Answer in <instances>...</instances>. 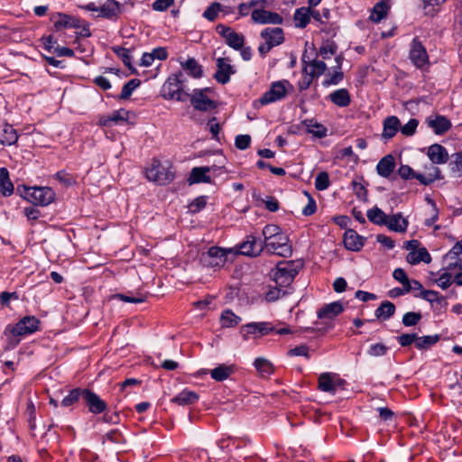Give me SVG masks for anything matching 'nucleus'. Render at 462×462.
I'll return each mask as SVG.
<instances>
[{
    "label": "nucleus",
    "mask_w": 462,
    "mask_h": 462,
    "mask_svg": "<svg viewBox=\"0 0 462 462\" xmlns=\"http://www.w3.org/2000/svg\"><path fill=\"white\" fill-rule=\"evenodd\" d=\"M420 312L410 311L402 316V322L405 327L416 326L421 319Z\"/></svg>",
    "instance_id": "obj_57"
},
{
    "label": "nucleus",
    "mask_w": 462,
    "mask_h": 462,
    "mask_svg": "<svg viewBox=\"0 0 462 462\" xmlns=\"http://www.w3.org/2000/svg\"><path fill=\"white\" fill-rule=\"evenodd\" d=\"M440 339L439 335H429V336H423L419 337L417 335V341L415 344L416 348L419 350H426L430 348L432 346L437 344Z\"/></svg>",
    "instance_id": "obj_44"
},
{
    "label": "nucleus",
    "mask_w": 462,
    "mask_h": 462,
    "mask_svg": "<svg viewBox=\"0 0 462 462\" xmlns=\"http://www.w3.org/2000/svg\"><path fill=\"white\" fill-rule=\"evenodd\" d=\"M209 167H194L188 178V182L189 185L196 183H211L212 180L208 173L209 172Z\"/></svg>",
    "instance_id": "obj_27"
},
{
    "label": "nucleus",
    "mask_w": 462,
    "mask_h": 462,
    "mask_svg": "<svg viewBox=\"0 0 462 462\" xmlns=\"http://www.w3.org/2000/svg\"><path fill=\"white\" fill-rule=\"evenodd\" d=\"M409 222L406 218L402 217L401 213L387 216L386 226L391 231L403 233L407 230Z\"/></svg>",
    "instance_id": "obj_28"
},
{
    "label": "nucleus",
    "mask_w": 462,
    "mask_h": 462,
    "mask_svg": "<svg viewBox=\"0 0 462 462\" xmlns=\"http://www.w3.org/2000/svg\"><path fill=\"white\" fill-rule=\"evenodd\" d=\"M110 442L113 444H122L125 442V437L119 430L115 429L106 432L102 438V443Z\"/></svg>",
    "instance_id": "obj_52"
},
{
    "label": "nucleus",
    "mask_w": 462,
    "mask_h": 462,
    "mask_svg": "<svg viewBox=\"0 0 462 462\" xmlns=\"http://www.w3.org/2000/svg\"><path fill=\"white\" fill-rule=\"evenodd\" d=\"M417 334L416 333H404L397 337V341L402 347L410 346L412 343L416 344Z\"/></svg>",
    "instance_id": "obj_62"
},
{
    "label": "nucleus",
    "mask_w": 462,
    "mask_h": 462,
    "mask_svg": "<svg viewBox=\"0 0 462 462\" xmlns=\"http://www.w3.org/2000/svg\"><path fill=\"white\" fill-rule=\"evenodd\" d=\"M427 155L430 162L436 164L446 163L448 160L447 149L439 143L430 145L428 149Z\"/></svg>",
    "instance_id": "obj_23"
},
{
    "label": "nucleus",
    "mask_w": 462,
    "mask_h": 462,
    "mask_svg": "<svg viewBox=\"0 0 462 462\" xmlns=\"http://www.w3.org/2000/svg\"><path fill=\"white\" fill-rule=\"evenodd\" d=\"M85 393V388L77 387L69 392V394L66 395L61 401V406L69 407L79 401H83V395Z\"/></svg>",
    "instance_id": "obj_40"
},
{
    "label": "nucleus",
    "mask_w": 462,
    "mask_h": 462,
    "mask_svg": "<svg viewBox=\"0 0 462 462\" xmlns=\"http://www.w3.org/2000/svg\"><path fill=\"white\" fill-rule=\"evenodd\" d=\"M207 196H199L194 199L189 205V209L191 213H198L202 210L207 205Z\"/></svg>",
    "instance_id": "obj_60"
},
{
    "label": "nucleus",
    "mask_w": 462,
    "mask_h": 462,
    "mask_svg": "<svg viewBox=\"0 0 462 462\" xmlns=\"http://www.w3.org/2000/svg\"><path fill=\"white\" fill-rule=\"evenodd\" d=\"M17 140L16 130L11 125L4 124L0 126V144L10 146L16 143Z\"/></svg>",
    "instance_id": "obj_30"
},
{
    "label": "nucleus",
    "mask_w": 462,
    "mask_h": 462,
    "mask_svg": "<svg viewBox=\"0 0 462 462\" xmlns=\"http://www.w3.org/2000/svg\"><path fill=\"white\" fill-rule=\"evenodd\" d=\"M400 127V120L397 116H388L383 121V135L385 138H393Z\"/></svg>",
    "instance_id": "obj_36"
},
{
    "label": "nucleus",
    "mask_w": 462,
    "mask_h": 462,
    "mask_svg": "<svg viewBox=\"0 0 462 462\" xmlns=\"http://www.w3.org/2000/svg\"><path fill=\"white\" fill-rule=\"evenodd\" d=\"M410 60L417 68L423 67L429 61L427 51L418 38H414L411 42Z\"/></svg>",
    "instance_id": "obj_17"
},
{
    "label": "nucleus",
    "mask_w": 462,
    "mask_h": 462,
    "mask_svg": "<svg viewBox=\"0 0 462 462\" xmlns=\"http://www.w3.org/2000/svg\"><path fill=\"white\" fill-rule=\"evenodd\" d=\"M235 249L237 254L256 257L263 251V241L254 235H248Z\"/></svg>",
    "instance_id": "obj_10"
},
{
    "label": "nucleus",
    "mask_w": 462,
    "mask_h": 462,
    "mask_svg": "<svg viewBox=\"0 0 462 462\" xmlns=\"http://www.w3.org/2000/svg\"><path fill=\"white\" fill-rule=\"evenodd\" d=\"M261 37L264 42L258 47L261 57L264 58L266 54L275 46L284 42L283 30L280 27H267L261 32Z\"/></svg>",
    "instance_id": "obj_6"
},
{
    "label": "nucleus",
    "mask_w": 462,
    "mask_h": 462,
    "mask_svg": "<svg viewBox=\"0 0 462 462\" xmlns=\"http://www.w3.org/2000/svg\"><path fill=\"white\" fill-rule=\"evenodd\" d=\"M282 229L277 225H266L262 231V234L263 236V241H269L273 238H275V236L282 234Z\"/></svg>",
    "instance_id": "obj_55"
},
{
    "label": "nucleus",
    "mask_w": 462,
    "mask_h": 462,
    "mask_svg": "<svg viewBox=\"0 0 462 462\" xmlns=\"http://www.w3.org/2000/svg\"><path fill=\"white\" fill-rule=\"evenodd\" d=\"M293 19L298 28H305L310 21V7H300L296 9Z\"/></svg>",
    "instance_id": "obj_37"
},
{
    "label": "nucleus",
    "mask_w": 462,
    "mask_h": 462,
    "mask_svg": "<svg viewBox=\"0 0 462 462\" xmlns=\"http://www.w3.org/2000/svg\"><path fill=\"white\" fill-rule=\"evenodd\" d=\"M415 297H420L431 304L434 302H437L438 304L445 303V298L433 290H422V291L420 292L419 295H415Z\"/></svg>",
    "instance_id": "obj_49"
},
{
    "label": "nucleus",
    "mask_w": 462,
    "mask_h": 462,
    "mask_svg": "<svg viewBox=\"0 0 462 462\" xmlns=\"http://www.w3.org/2000/svg\"><path fill=\"white\" fill-rule=\"evenodd\" d=\"M190 104L195 110L200 112H210L217 107V101L206 95V89H193Z\"/></svg>",
    "instance_id": "obj_11"
},
{
    "label": "nucleus",
    "mask_w": 462,
    "mask_h": 462,
    "mask_svg": "<svg viewBox=\"0 0 462 462\" xmlns=\"http://www.w3.org/2000/svg\"><path fill=\"white\" fill-rule=\"evenodd\" d=\"M83 402L88 411L93 414L104 413L107 409L106 402L102 400L99 395L88 388H85Z\"/></svg>",
    "instance_id": "obj_13"
},
{
    "label": "nucleus",
    "mask_w": 462,
    "mask_h": 462,
    "mask_svg": "<svg viewBox=\"0 0 462 462\" xmlns=\"http://www.w3.org/2000/svg\"><path fill=\"white\" fill-rule=\"evenodd\" d=\"M241 320V318L236 316L232 310H226L221 314V324L225 328L236 327Z\"/></svg>",
    "instance_id": "obj_50"
},
{
    "label": "nucleus",
    "mask_w": 462,
    "mask_h": 462,
    "mask_svg": "<svg viewBox=\"0 0 462 462\" xmlns=\"http://www.w3.org/2000/svg\"><path fill=\"white\" fill-rule=\"evenodd\" d=\"M330 185L329 176L327 171H320L315 179V188L318 190H325Z\"/></svg>",
    "instance_id": "obj_58"
},
{
    "label": "nucleus",
    "mask_w": 462,
    "mask_h": 462,
    "mask_svg": "<svg viewBox=\"0 0 462 462\" xmlns=\"http://www.w3.org/2000/svg\"><path fill=\"white\" fill-rule=\"evenodd\" d=\"M288 88L293 89V86L287 79L273 82L270 89L260 97V104L265 106L283 99L287 96Z\"/></svg>",
    "instance_id": "obj_7"
},
{
    "label": "nucleus",
    "mask_w": 462,
    "mask_h": 462,
    "mask_svg": "<svg viewBox=\"0 0 462 462\" xmlns=\"http://www.w3.org/2000/svg\"><path fill=\"white\" fill-rule=\"evenodd\" d=\"M41 320L35 316H25L14 325H7L4 330L7 337H23L40 330Z\"/></svg>",
    "instance_id": "obj_3"
},
{
    "label": "nucleus",
    "mask_w": 462,
    "mask_h": 462,
    "mask_svg": "<svg viewBox=\"0 0 462 462\" xmlns=\"http://www.w3.org/2000/svg\"><path fill=\"white\" fill-rule=\"evenodd\" d=\"M366 215L369 221L375 225L384 226L386 224L387 215L377 207L369 209Z\"/></svg>",
    "instance_id": "obj_47"
},
{
    "label": "nucleus",
    "mask_w": 462,
    "mask_h": 462,
    "mask_svg": "<svg viewBox=\"0 0 462 462\" xmlns=\"http://www.w3.org/2000/svg\"><path fill=\"white\" fill-rule=\"evenodd\" d=\"M263 250L265 249L267 253L282 257H290L292 254V247L289 244V237L284 233L275 236L272 241H263Z\"/></svg>",
    "instance_id": "obj_8"
},
{
    "label": "nucleus",
    "mask_w": 462,
    "mask_h": 462,
    "mask_svg": "<svg viewBox=\"0 0 462 462\" xmlns=\"http://www.w3.org/2000/svg\"><path fill=\"white\" fill-rule=\"evenodd\" d=\"M0 190L5 197H9L14 192V184L10 180L6 168H0Z\"/></svg>",
    "instance_id": "obj_35"
},
{
    "label": "nucleus",
    "mask_w": 462,
    "mask_h": 462,
    "mask_svg": "<svg viewBox=\"0 0 462 462\" xmlns=\"http://www.w3.org/2000/svg\"><path fill=\"white\" fill-rule=\"evenodd\" d=\"M395 310V305L393 302L384 300L375 310L374 315L378 319L387 320L394 315Z\"/></svg>",
    "instance_id": "obj_34"
},
{
    "label": "nucleus",
    "mask_w": 462,
    "mask_h": 462,
    "mask_svg": "<svg viewBox=\"0 0 462 462\" xmlns=\"http://www.w3.org/2000/svg\"><path fill=\"white\" fill-rule=\"evenodd\" d=\"M388 347L383 343H376L370 346L367 353L372 356H383L387 353Z\"/></svg>",
    "instance_id": "obj_63"
},
{
    "label": "nucleus",
    "mask_w": 462,
    "mask_h": 462,
    "mask_svg": "<svg viewBox=\"0 0 462 462\" xmlns=\"http://www.w3.org/2000/svg\"><path fill=\"white\" fill-rule=\"evenodd\" d=\"M362 180H363V178H360V180L355 179L351 184L353 187V191L356 194V196L360 200L366 201L367 200V189H366L365 186L361 182Z\"/></svg>",
    "instance_id": "obj_56"
},
{
    "label": "nucleus",
    "mask_w": 462,
    "mask_h": 462,
    "mask_svg": "<svg viewBox=\"0 0 462 462\" xmlns=\"http://www.w3.org/2000/svg\"><path fill=\"white\" fill-rule=\"evenodd\" d=\"M111 50L122 60L125 66H126L131 70V73H137L136 69L132 65V56L130 55V51L128 49L121 46H113Z\"/></svg>",
    "instance_id": "obj_41"
},
{
    "label": "nucleus",
    "mask_w": 462,
    "mask_h": 462,
    "mask_svg": "<svg viewBox=\"0 0 462 462\" xmlns=\"http://www.w3.org/2000/svg\"><path fill=\"white\" fill-rule=\"evenodd\" d=\"M448 167L455 177L462 175V152H456L451 156Z\"/></svg>",
    "instance_id": "obj_51"
},
{
    "label": "nucleus",
    "mask_w": 462,
    "mask_h": 462,
    "mask_svg": "<svg viewBox=\"0 0 462 462\" xmlns=\"http://www.w3.org/2000/svg\"><path fill=\"white\" fill-rule=\"evenodd\" d=\"M184 88V75L182 72L171 75L165 81L162 90L166 99H174L179 90Z\"/></svg>",
    "instance_id": "obj_15"
},
{
    "label": "nucleus",
    "mask_w": 462,
    "mask_h": 462,
    "mask_svg": "<svg viewBox=\"0 0 462 462\" xmlns=\"http://www.w3.org/2000/svg\"><path fill=\"white\" fill-rule=\"evenodd\" d=\"M434 282L439 286L442 290L448 289L452 283H454L453 276L448 272H444L439 275L438 279L434 281Z\"/></svg>",
    "instance_id": "obj_59"
},
{
    "label": "nucleus",
    "mask_w": 462,
    "mask_h": 462,
    "mask_svg": "<svg viewBox=\"0 0 462 462\" xmlns=\"http://www.w3.org/2000/svg\"><path fill=\"white\" fill-rule=\"evenodd\" d=\"M181 67L195 79L202 77V66L194 58H189L185 62H181Z\"/></svg>",
    "instance_id": "obj_42"
},
{
    "label": "nucleus",
    "mask_w": 462,
    "mask_h": 462,
    "mask_svg": "<svg viewBox=\"0 0 462 462\" xmlns=\"http://www.w3.org/2000/svg\"><path fill=\"white\" fill-rule=\"evenodd\" d=\"M307 127V131L314 136L323 138L327 136L328 129L323 125L314 122L312 119L303 121Z\"/></svg>",
    "instance_id": "obj_46"
},
{
    "label": "nucleus",
    "mask_w": 462,
    "mask_h": 462,
    "mask_svg": "<svg viewBox=\"0 0 462 462\" xmlns=\"http://www.w3.org/2000/svg\"><path fill=\"white\" fill-rule=\"evenodd\" d=\"M199 400V394L193 391L183 390L171 399V402L181 406L190 405Z\"/></svg>",
    "instance_id": "obj_33"
},
{
    "label": "nucleus",
    "mask_w": 462,
    "mask_h": 462,
    "mask_svg": "<svg viewBox=\"0 0 462 462\" xmlns=\"http://www.w3.org/2000/svg\"><path fill=\"white\" fill-rule=\"evenodd\" d=\"M220 11H224V6L220 3L214 2L204 11L203 17L213 22L216 20L217 14Z\"/></svg>",
    "instance_id": "obj_54"
},
{
    "label": "nucleus",
    "mask_w": 462,
    "mask_h": 462,
    "mask_svg": "<svg viewBox=\"0 0 462 462\" xmlns=\"http://www.w3.org/2000/svg\"><path fill=\"white\" fill-rule=\"evenodd\" d=\"M140 84L141 81L138 79H130L123 86L121 94L119 95V99H128L133 94L134 90L138 88Z\"/></svg>",
    "instance_id": "obj_53"
},
{
    "label": "nucleus",
    "mask_w": 462,
    "mask_h": 462,
    "mask_svg": "<svg viewBox=\"0 0 462 462\" xmlns=\"http://www.w3.org/2000/svg\"><path fill=\"white\" fill-rule=\"evenodd\" d=\"M344 79V73L341 71V69H336L332 74L329 73L327 77V79L323 81V85L325 87L330 86V85H337L340 81H342Z\"/></svg>",
    "instance_id": "obj_61"
},
{
    "label": "nucleus",
    "mask_w": 462,
    "mask_h": 462,
    "mask_svg": "<svg viewBox=\"0 0 462 462\" xmlns=\"http://www.w3.org/2000/svg\"><path fill=\"white\" fill-rule=\"evenodd\" d=\"M216 31L225 39L226 43L234 50L238 51L244 46V35L235 32L231 27L219 23L217 25Z\"/></svg>",
    "instance_id": "obj_12"
},
{
    "label": "nucleus",
    "mask_w": 462,
    "mask_h": 462,
    "mask_svg": "<svg viewBox=\"0 0 462 462\" xmlns=\"http://www.w3.org/2000/svg\"><path fill=\"white\" fill-rule=\"evenodd\" d=\"M290 293L291 291L289 289L282 288L276 284V286L269 288L268 291L265 293V300L268 302H273Z\"/></svg>",
    "instance_id": "obj_48"
},
{
    "label": "nucleus",
    "mask_w": 462,
    "mask_h": 462,
    "mask_svg": "<svg viewBox=\"0 0 462 462\" xmlns=\"http://www.w3.org/2000/svg\"><path fill=\"white\" fill-rule=\"evenodd\" d=\"M428 126L432 128L436 134L441 135L448 132L452 124L446 116L437 115L434 118L431 116L427 118Z\"/></svg>",
    "instance_id": "obj_20"
},
{
    "label": "nucleus",
    "mask_w": 462,
    "mask_h": 462,
    "mask_svg": "<svg viewBox=\"0 0 462 462\" xmlns=\"http://www.w3.org/2000/svg\"><path fill=\"white\" fill-rule=\"evenodd\" d=\"M343 242L346 249L357 252L364 246L365 238L355 230L347 229L344 234Z\"/></svg>",
    "instance_id": "obj_21"
},
{
    "label": "nucleus",
    "mask_w": 462,
    "mask_h": 462,
    "mask_svg": "<svg viewBox=\"0 0 462 462\" xmlns=\"http://www.w3.org/2000/svg\"><path fill=\"white\" fill-rule=\"evenodd\" d=\"M237 252L233 248H223L217 245L211 246L200 255V262L209 268H221L228 261L229 255L236 256Z\"/></svg>",
    "instance_id": "obj_2"
},
{
    "label": "nucleus",
    "mask_w": 462,
    "mask_h": 462,
    "mask_svg": "<svg viewBox=\"0 0 462 462\" xmlns=\"http://www.w3.org/2000/svg\"><path fill=\"white\" fill-rule=\"evenodd\" d=\"M129 112L121 108L114 111L110 116H102L99 117L98 124L101 126H111L112 125H117L120 122H125L128 120Z\"/></svg>",
    "instance_id": "obj_25"
},
{
    "label": "nucleus",
    "mask_w": 462,
    "mask_h": 462,
    "mask_svg": "<svg viewBox=\"0 0 462 462\" xmlns=\"http://www.w3.org/2000/svg\"><path fill=\"white\" fill-rule=\"evenodd\" d=\"M254 365L263 377L268 376L274 372L273 364L263 357L256 358L254 362Z\"/></svg>",
    "instance_id": "obj_43"
},
{
    "label": "nucleus",
    "mask_w": 462,
    "mask_h": 462,
    "mask_svg": "<svg viewBox=\"0 0 462 462\" xmlns=\"http://www.w3.org/2000/svg\"><path fill=\"white\" fill-rule=\"evenodd\" d=\"M146 177L149 180L160 185H165L174 178L173 172L165 168L159 160L153 159L151 166L146 170Z\"/></svg>",
    "instance_id": "obj_9"
},
{
    "label": "nucleus",
    "mask_w": 462,
    "mask_h": 462,
    "mask_svg": "<svg viewBox=\"0 0 462 462\" xmlns=\"http://www.w3.org/2000/svg\"><path fill=\"white\" fill-rule=\"evenodd\" d=\"M319 389L325 393H335L337 392V383L332 378L331 374L323 373L319 377Z\"/></svg>",
    "instance_id": "obj_38"
},
{
    "label": "nucleus",
    "mask_w": 462,
    "mask_h": 462,
    "mask_svg": "<svg viewBox=\"0 0 462 462\" xmlns=\"http://www.w3.org/2000/svg\"><path fill=\"white\" fill-rule=\"evenodd\" d=\"M431 260V256L425 247L418 248L416 251H411L406 255V261L412 265L418 264L420 262L430 263Z\"/></svg>",
    "instance_id": "obj_31"
},
{
    "label": "nucleus",
    "mask_w": 462,
    "mask_h": 462,
    "mask_svg": "<svg viewBox=\"0 0 462 462\" xmlns=\"http://www.w3.org/2000/svg\"><path fill=\"white\" fill-rule=\"evenodd\" d=\"M217 70L214 79L220 84L225 85L229 82L230 76L236 73V69L230 64L229 58H218L216 60Z\"/></svg>",
    "instance_id": "obj_16"
},
{
    "label": "nucleus",
    "mask_w": 462,
    "mask_h": 462,
    "mask_svg": "<svg viewBox=\"0 0 462 462\" xmlns=\"http://www.w3.org/2000/svg\"><path fill=\"white\" fill-rule=\"evenodd\" d=\"M344 307L340 301L325 304L318 311V318L321 319H332L342 313Z\"/></svg>",
    "instance_id": "obj_24"
},
{
    "label": "nucleus",
    "mask_w": 462,
    "mask_h": 462,
    "mask_svg": "<svg viewBox=\"0 0 462 462\" xmlns=\"http://www.w3.org/2000/svg\"><path fill=\"white\" fill-rule=\"evenodd\" d=\"M395 159L393 155L383 156L376 165L377 174L383 178H389L395 169Z\"/></svg>",
    "instance_id": "obj_26"
},
{
    "label": "nucleus",
    "mask_w": 462,
    "mask_h": 462,
    "mask_svg": "<svg viewBox=\"0 0 462 462\" xmlns=\"http://www.w3.org/2000/svg\"><path fill=\"white\" fill-rule=\"evenodd\" d=\"M389 5L384 1L377 3L372 9L370 20L379 23L387 15Z\"/></svg>",
    "instance_id": "obj_45"
},
{
    "label": "nucleus",
    "mask_w": 462,
    "mask_h": 462,
    "mask_svg": "<svg viewBox=\"0 0 462 462\" xmlns=\"http://www.w3.org/2000/svg\"><path fill=\"white\" fill-rule=\"evenodd\" d=\"M22 196L34 206H47L55 199V192L50 187H23Z\"/></svg>",
    "instance_id": "obj_5"
},
{
    "label": "nucleus",
    "mask_w": 462,
    "mask_h": 462,
    "mask_svg": "<svg viewBox=\"0 0 462 462\" xmlns=\"http://www.w3.org/2000/svg\"><path fill=\"white\" fill-rule=\"evenodd\" d=\"M435 163H430L429 166H425V170L427 173L422 174L420 173L416 176V180L420 181V184L428 186L433 183L437 180H442L443 176L441 174L440 170L434 165Z\"/></svg>",
    "instance_id": "obj_22"
},
{
    "label": "nucleus",
    "mask_w": 462,
    "mask_h": 462,
    "mask_svg": "<svg viewBox=\"0 0 462 462\" xmlns=\"http://www.w3.org/2000/svg\"><path fill=\"white\" fill-rule=\"evenodd\" d=\"M251 17L254 23L261 24H282L283 21L279 14L264 10L263 4H260L259 7L252 12Z\"/></svg>",
    "instance_id": "obj_14"
},
{
    "label": "nucleus",
    "mask_w": 462,
    "mask_h": 462,
    "mask_svg": "<svg viewBox=\"0 0 462 462\" xmlns=\"http://www.w3.org/2000/svg\"><path fill=\"white\" fill-rule=\"evenodd\" d=\"M55 31H60L64 28H79L81 20L78 17L69 15L63 13H57L51 17Z\"/></svg>",
    "instance_id": "obj_18"
},
{
    "label": "nucleus",
    "mask_w": 462,
    "mask_h": 462,
    "mask_svg": "<svg viewBox=\"0 0 462 462\" xmlns=\"http://www.w3.org/2000/svg\"><path fill=\"white\" fill-rule=\"evenodd\" d=\"M288 355L290 356H304L307 359L310 358V348L306 345H300V346H295L294 348L290 349L288 351Z\"/></svg>",
    "instance_id": "obj_64"
},
{
    "label": "nucleus",
    "mask_w": 462,
    "mask_h": 462,
    "mask_svg": "<svg viewBox=\"0 0 462 462\" xmlns=\"http://www.w3.org/2000/svg\"><path fill=\"white\" fill-rule=\"evenodd\" d=\"M240 330L244 340H248L250 336H253L254 338H260L271 333L278 335H288L291 333L289 327L277 329L271 322L266 321L247 323L242 326Z\"/></svg>",
    "instance_id": "obj_1"
},
{
    "label": "nucleus",
    "mask_w": 462,
    "mask_h": 462,
    "mask_svg": "<svg viewBox=\"0 0 462 462\" xmlns=\"http://www.w3.org/2000/svg\"><path fill=\"white\" fill-rule=\"evenodd\" d=\"M297 271L293 267L292 262H280L271 272V276L275 284L282 288L291 290V283L297 275Z\"/></svg>",
    "instance_id": "obj_4"
},
{
    "label": "nucleus",
    "mask_w": 462,
    "mask_h": 462,
    "mask_svg": "<svg viewBox=\"0 0 462 462\" xmlns=\"http://www.w3.org/2000/svg\"><path fill=\"white\" fill-rule=\"evenodd\" d=\"M121 13V5L116 0H106L98 6V16L116 21Z\"/></svg>",
    "instance_id": "obj_19"
},
{
    "label": "nucleus",
    "mask_w": 462,
    "mask_h": 462,
    "mask_svg": "<svg viewBox=\"0 0 462 462\" xmlns=\"http://www.w3.org/2000/svg\"><path fill=\"white\" fill-rule=\"evenodd\" d=\"M234 373L232 365H219L210 371L211 378L217 382H223Z\"/></svg>",
    "instance_id": "obj_39"
},
{
    "label": "nucleus",
    "mask_w": 462,
    "mask_h": 462,
    "mask_svg": "<svg viewBox=\"0 0 462 462\" xmlns=\"http://www.w3.org/2000/svg\"><path fill=\"white\" fill-rule=\"evenodd\" d=\"M328 98L339 107H346L351 103V96L346 88H339L331 92Z\"/></svg>",
    "instance_id": "obj_29"
},
{
    "label": "nucleus",
    "mask_w": 462,
    "mask_h": 462,
    "mask_svg": "<svg viewBox=\"0 0 462 462\" xmlns=\"http://www.w3.org/2000/svg\"><path fill=\"white\" fill-rule=\"evenodd\" d=\"M305 57H306L305 54H303L302 55V62L305 64V66L302 69L303 73H305L309 76H311V78H318L325 73V71L327 69L326 63L323 60H313L312 61H310V65L312 67V69L309 72L308 66H307L308 61L306 60Z\"/></svg>",
    "instance_id": "obj_32"
}]
</instances>
